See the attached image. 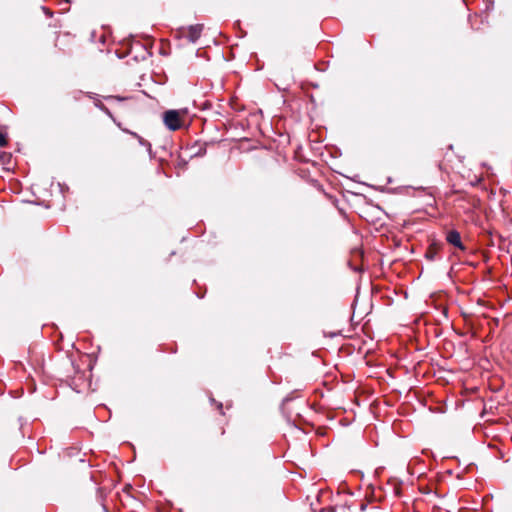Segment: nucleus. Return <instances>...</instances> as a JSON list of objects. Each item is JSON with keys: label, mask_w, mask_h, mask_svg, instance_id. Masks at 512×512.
<instances>
[{"label": "nucleus", "mask_w": 512, "mask_h": 512, "mask_svg": "<svg viewBox=\"0 0 512 512\" xmlns=\"http://www.w3.org/2000/svg\"><path fill=\"white\" fill-rule=\"evenodd\" d=\"M133 136L137 137L138 140H139V143L143 146H147L149 147V149L151 148V145L150 143H148L146 140H144L142 137L138 136L136 133H131Z\"/></svg>", "instance_id": "nucleus-4"}, {"label": "nucleus", "mask_w": 512, "mask_h": 512, "mask_svg": "<svg viewBox=\"0 0 512 512\" xmlns=\"http://www.w3.org/2000/svg\"><path fill=\"white\" fill-rule=\"evenodd\" d=\"M188 114L187 108L168 110L163 114V122L169 130L176 131L187 125Z\"/></svg>", "instance_id": "nucleus-1"}, {"label": "nucleus", "mask_w": 512, "mask_h": 512, "mask_svg": "<svg viewBox=\"0 0 512 512\" xmlns=\"http://www.w3.org/2000/svg\"><path fill=\"white\" fill-rule=\"evenodd\" d=\"M202 29H203V26L199 25V24L190 26L188 29V34H187V37L189 38V40L191 42H196L201 35Z\"/></svg>", "instance_id": "nucleus-3"}, {"label": "nucleus", "mask_w": 512, "mask_h": 512, "mask_svg": "<svg viewBox=\"0 0 512 512\" xmlns=\"http://www.w3.org/2000/svg\"><path fill=\"white\" fill-rule=\"evenodd\" d=\"M446 241L460 250H465V246L461 241L460 233L456 230H451L447 233Z\"/></svg>", "instance_id": "nucleus-2"}, {"label": "nucleus", "mask_w": 512, "mask_h": 512, "mask_svg": "<svg viewBox=\"0 0 512 512\" xmlns=\"http://www.w3.org/2000/svg\"><path fill=\"white\" fill-rule=\"evenodd\" d=\"M7 145L6 136L0 131V147H4Z\"/></svg>", "instance_id": "nucleus-5"}]
</instances>
